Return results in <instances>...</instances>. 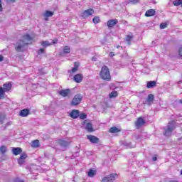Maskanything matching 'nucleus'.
I'll list each match as a JSON object with an SVG mask.
<instances>
[{
  "label": "nucleus",
  "mask_w": 182,
  "mask_h": 182,
  "mask_svg": "<svg viewBox=\"0 0 182 182\" xmlns=\"http://www.w3.org/2000/svg\"><path fill=\"white\" fill-rule=\"evenodd\" d=\"M100 76L101 79H103V80H106L107 82H109V80H111L112 77L110 76V71L107 66L104 65L102 67Z\"/></svg>",
  "instance_id": "1"
},
{
  "label": "nucleus",
  "mask_w": 182,
  "mask_h": 182,
  "mask_svg": "<svg viewBox=\"0 0 182 182\" xmlns=\"http://www.w3.org/2000/svg\"><path fill=\"white\" fill-rule=\"evenodd\" d=\"M176 129V122L172 121L170 123L168 124L166 128L164 129V134L166 137H168L171 136V133L174 131Z\"/></svg>",
  "instance_id": "2"
},
{
  "label": "nucleus",
  "mask_w": 182,
  "mask_h": 182,
  "mask_svg": "<svg viewBox=\"0 0 182 182\" xmlns=\"http://www.w3.org/2000/svg\"><path fill=\"white\" fill-rule=\"evenodd\" d=\"M26 45H28V43L26 42H25V41L18 40L16 43L15 49H16V52H24L25 46H26Z\"/></svg>",
  "instance_id": "3"
},
{
  "label": "nucleus",
  "mask_w": 182,
  "mask_h": 182,
  "mask_svg": "<svg viewBox=\"0 0 182 182\" xmlns=\"http://www.w3.org/2000/svg\"><path fill=\"white\" fill-rule=\"evenodd\" d=\"M83 99V95L81 94H77L75 95L73 100L71 101L70 105L71 106H77V105H80V102Z\"/></svg>",
  "instance_id": "4"
},
{
  "label": "nucleus",
  "mask_w": 182,
  "mask_h": 182,
  "mask_svg": "<svg viewBox=\"0 0 182 182\" xmlns=\"http://www.w3.org/2000/svg\"><path fill=\"white\" fill-rule=\"evenodd\" d=\"M119 176L117 173H111L105 177H104L102 180V182H112L117 178Z\"/></svg>",
  "instance_id": "5"
},
{
  "label": "nucleus",
  "mask_w": 182,
  "mask_h": 182,
  "mask_svg": "<svg viewBox=\"0 0 182 182\" xmlns=\"http://www.w3.org/2000/svg\"><path fill=\"white\" fill-rule=\"evenodd\" d=\"M93 14H95V10H93V9H89L82 13V18H87L88 16L93 15Z\"/></svg>",
  "instance_id": "6"
},
{
  "label": "nucleus",
  "mask_w": 182,
  "mask_h": 182,
  "mask_svg": "<svg viewBox=\"0 0 182 182\" xmlns=\"http://www.w3.org/2000/svg\"><path fill=\"white\" fill-rule=\"evenodd\" d=\"M145 124H146V120H144L141 117H139L135 122V126L136 129H140V127H141V126H143Z\"/></svg>",
  "instance_id": "7"
},
{
  "label": "nucleus",
  "mask_w": 182,
  "mask_h": 182,
  "mask_svg": "<svg viewBox=\"0 0 182 182\" xmlns=\"http://www.w3.org/2000/svg\"><path fill=\"white\" fill-rule=\"evenodd\" d=\"M88 140H90V143H93L95 144H97L100 141L99 138L96 137L93 135H88L87 136Z\"/></svg>",
  "instance_id": "8"
},
{
  "label": "nucleus",
  "mask_w": 182,
  "mask_h": 182,
  "mask_svg": "<svg viewBox=\"0 0 182 182\" xmlns=\"http://www.w3.org/2000/svg\"><path fill=\"white\" fill-rule=\"evenodd\" d=\"M58 144L60 146V147H63L64 149H66L69 144H70V141L63 140V139H60L58 140Z\"/></svg>",
  "instance_id": "9"
},
{
  "label": "nucleus",
  "mask_w": 182,
  "mask_h": 182,
  "mask_svg": "<svg viewBox=\"0 0 182 182\" xmlns=\"http://www.w3.org/2000/svg\"><path fill=\"white\" fill-rule=\"evenodd\" d=\"M119 21H117V19H112L107 21V25L108 28H113V26H114V25H117Z\"/></svg>",
  "instance_id": "10"
},
{
  "label": "nucleus",
  "mask_w": 182,
  "mask_h": 182,
  "mask_svg": "<svg viewBox=\"0 0 182 182\" xmlns=\"http://www.w3.org/2000/svg\"><path fill=\"white\" fill-rule=\"evenodd\" d=\"M79 110L73 109L70 114V117H71L72 119H77L79 117Z\"/></svg>",
  "instance_id": "11"
},
{
  "label": "nucleus",
  "mask_w": 182,
  "mask_h": 182,
  "mask_svg": "<svg viewBox=\"0 0 182 182\" xmlns=\"http://www.w3.org/2000/svg\"><path fill=\"white\" fill-rule=\"evenodd\" d=\"M70 93V89H65V90H62L59 92V95L60 96H63V97H66Z\"/></svg>",
  "instance_id": "12"
},
{
  "label": "nucleus",
  "mask_w": 182,
  "mask_h": 182,
  "mask_svg": "<svg viewBox=\"0 0 182 182\" xmlns=\"http://www.w3.org/2000/svg\"><path fill=\"white\" fill-rule=\"evenodd\" d=\"M83 80V76H82V74H77L74 76V80L76 82V83H80L82 80Z\"/></svg>",
  "instance_id": "13"
},
{
  "label": "nucleus",
  "mask_w": 182,
  "mask_h": 182,
  "mask_svg": "<svg viewBox=\"0 0 182 182\" xmlns=\"http://www.w3.org/2000/svg\"><path fill=\"white\" fill-rule=\"evenodd\" d=\"M29 112V109H23L20 112V116H21V117H26L27 116H28Z\"/></svg>",
  "instance_id": "14"
},
{
  "label": "nucleus",
  "mask_w": 182,
  "mask_h": 182,
  "mask_svg": "<svg viewBox=\"0 0 182 182\" xmlns=\"http://www.w3.org/2000/svg\"><path fill=\"white\" fill-rule=\"evenodd\" d=\"M12 153L14 154V156H18V154H21V153H22V149L19 147L13 148Z\"/></svg>",
  "instance_id": "15"
},
{
  "label": "nucleus",
  "mask_w": 182,
  "mask_h": 182,
  "mask_svg": "<svg viewBox=\"0 0 182 182\" xmlns=\"http://www.w3.org/2000/svg\"><path fill=\"white\" fill-rule=\"evenodd\" d=\"M156 15V11L154 9H149L146 11L145 16H154Z\"/></svg>",
  "instance_id": "16"
},
{
  "label": "nucleus",
  "mask_w": 182,
  "mask_h": 182,
  "mask_svg": "<svg viewBox=\"0 0 182 182\" xmlns=\"http://www.w3.org/2000/svg\"><path fill=\"white\" fill-rule=\"evenodd\" d=\"M43 16L44 18H46L45 21H48V18H50V16H53V12L50 11H46L43 14Z\"/></svg>",
  "instance_id": "17"
},
{
  "label": "nucleus",
  "mask_w": 182,
  "mask_h": 182,
  "mask_svg": "<svg viewBox=\"0 0 182 182\" xmlns=\"http://www.w3.org/2000/svg\"><path fill=\"white\" fill-rule=\"evenodd\" d=\"M156 85L157 82L156 81H149L147 82L146 87H148V89H151V87H156Z\"/></svg>",
  "instance_id": "18"
},
{
  "label": "nucleus",
  "mask_w": 182,
  "mask_h": 182,
  "mask_svg": "<svg viewBox=\"0 0 182 182\" xmlns=\"http://www.w3.org/2000/svg\"><path fill=\"white\" fill-rule=\"evenodd\" d=\"M85 130L89 132V133H92V132H93V125L92 124V123L88 122L86 124Z\"/></svg>",
  "instance_id": "19"
},
{
  "label": "nucleus",
  "mask_w": 182,
  "mask_h": 182,
  "mask_svg": "<svg viewBox=\"0 0 182 182\" xmlns=\"http://www.w3.org/2000/svg\"><path fill=\"white\" fill-rule=\"evenodd\" d=\"M146 102H148V105L154 102V95H153V94H149L146 98Z\"/></svg>",
  "instance_id": "20"
},
{
  "label": "nucleus",
  "mask_w": 182,
  "mask_h": 182,
  "mask_svg": "<svg viewBox=\"0 0 182 182\" xmlns=\"http://www.w3.org/2000/svg\"><path fill=\"white\" fill-rule=\"evenodd\" d=\"M12 87V85L9 82L3 85V89L6 92H9V90Z\"/></svg>",
  "instance_id": "21"
},
{
  "label": "nucleus",
  "mask_w": 182,
  "mask_h": 182,
  "mask_svg": "<svg viewBox=\"0 0 182 182\" xmlns=\"http://www.w3.org/2000/svg\"><path fill=\"white\" fill-rule=\"evenodd\" d=\"M109 133H119L122 130L116 127H112L109 130Z\"/></svg>",
  "instance_id": "22"
},
{
  "label": "nucleus",
  "mask_w": 182,
  "mask_h": 182,
  "mask_svg": "<svg viewBox=\"0 0 182 182\" xmlns=\"http://www.w3.org/2000/svg\"><path fill=\"white\" fill-rule=\"evenodd\" d=\"M133 38H134L133 34L126 36L125 41L127 42L128 45H131L130 42H132V39H133Z\"/></svg>",
  "instance_id": "23"
},
{
  "label": "nucleus",
  "mask_w": 182,
  "mask_h": 182,
  "mask_svg": "<svg viewBox=\"0 0 182 182\" xmlns=\"http://www.w3.org/2000/svg\"><path fill=\"white\" fill-rule=\"evenodd\" d=\"M96 173H97V171L90 169L88 171V177H95V176H96Z\"/></svg>",
  "instance_id": "24"
},
{
  "label": "nucleus",
  "mask_w": 182,
  "mask_h": 182,
  "mask_svg": "<svg viewBox=\"0 0 182 182\" xmlns=\"http://www.w3.org/2000/svg\"><path fill=\"white\" fill-rule=\"evenodd\" d=\"M5 119H6V117H5V114L2 112H0V124H4V122L5 121Z\"/></svg>",
  "instance_id": "25"
},
{
  "label": "nucleus",
  "mask_w": 182,
  "mask_h": 182,
  "mask_svg": "<svg viewBox=\"0 0 182 182\" xmlns=\"http://www.w3.org/2000/svg\"><path fill=\"white\" fill-rule=\"evenodd\" d=\"M32 147H39V140L36 139L32 141Z\"/></svg>",
  "instance_id": "26"
},
{
  "label": "nucleus",
  "mask_w": 182,
  "mask_h": 182,
  "mask_svg": "<svg viewBox=\"0 0 182 182\" xmlns=\"http://www.w3.org/2000/svg\"><path fill=\"white\" fill-rule=\"evenodd\" d=\"M19 159L22 160H26V159H28V154H26L25 152H23L21 154Z\"/></svg>",
  "instance_id": "27"
},
{
  "label": "nucleus",
  "mask_w": 182,
  "mask_h": 182,
  "mask_svg": "<svg viewBox=\"0 0 182 182\" xmlns=\"http://www.w3.org/2000/svg\"><path fill=\"white\" fill-rule=\"evenodd\" d=\"M41 46L43 48H48V46H50V43H49V41H42Z\"/></svg>",
  "instance_id": "28"
},
{
  "label": "nucleus",
  "mask_w": 182,
  "mask_h": 182,
  "mask_svg": "<svg viewBox=\"0 0 182 182\" xmlns=\"http://www.w3.org/2000/svg\"><path fill=\"white\" fill-rule=\"evenodd\" d=\"M117 91H112L110 94H109V97L110 99L113 98V97H117Z\"/></svg>",
  "instance_id": "29"
},
{
  "label": "nucleus",
  "mask_w": 182,
  "mask_h": 182,
  "mask_svg": "<svg viewBox=\"0 0 182 182\" xmlns=\"http://www.w3.org/2000/svg\"><path fill=\"white\" fill-rule=\"evenodd\" d=\"M64 53H70V47L65 46L63 49Z\"/></svg>",
  "instance_id": "30"
},
{
  "label": "nucleus",
  "mask_w": 182,
  "mask_h": 182,
  "mask_svg": "<svg viewBox=\"0 0 182 182\" xmlns=\"http://www.w3.org/2000/svg\"><path fill=\"white\" fill-rule=\"evenodd\" d=\"M77 68H79V65L77 64V63H75L74 68H72L71 72L73 73H75V72H77Z\"/></svg>",
  "instance_id": "31"
},
{
  "label": "nucleus",
  "mask_w": 182,
  "mask_h": 182,
  "mask_svg": "<svg viewBox=\"0 0 182 182\" xmlns=\"http://www.w3.org/2000/svg\"><path fill=\"white\" fill-rule=\"evenodd\" d=\"M5 92H6L4 87H0V99L1 97H4V95H5Z\"/></svg>",
  "instance_id": "32"
},
{
  "label": "nucleus",
  "mask_w": 182,
  "mask_h": 182,
  "mask_svg": "<svg viewBox=\"0 0 182 182\" xmlns=\"http://www.w3.org/2000/svg\"><path fill=\"white\" fill-rule=\"evenodd\" d=\"M0 151L1 153H2V154H5L6 153V146H5L4 145L1 146L0 147Z\"/></svg>",
  "instance_id": "33"
},
{
  "label": "nucleus",
  "mask_w": 182,
  "mask_h": 182,
  "mask_svg": "<svg viewBox=\"0 0 182 182\" xmlns=\"http://www.w3.org/2000/svg\"><path fill=\"white\" fill-rule=\"evenodd\" d=\"M23 39L24 41H32V37H31V36L29 34H26V36H23Z\"/></svg>",
  "instance_id": "34"
},
{
  "label": "nucleus",
  "mask_w": 182,
  "mask_h": 182,
  "mask_svg": "<svg viewBox=\"0 0 182 182\" xmlns=\"http://www.w3.org/2000/svg\"><path fill=\"white\" fill-rule=\"evenodd\" d=\"M173 5L175 6H180V5H181V0H175L173 1Z\"/></svg>",
  "instance_id": "35"
},
{
  "label": "nucleus",
  "mask_w": 182,
  "mask_h": 182,
  "mask_svg": "<svg viewBox=\"0 0 182 182\" xmlns=\"http://www.w3.org/2000/svg\"><path fill=\"white\" fill-rule=\"evenodd\" d=\"M92 22H94L95 23H99V22H100V18L97 16H95L93 18Z\"/></svg>",
  "instance_id": "36"
},
{
  "label": "nucleus",
  "mask_w": 182,
  "mask_h": 182,
  "mask_svg": "<svg viewBox=\"0 0 182 182\" xmlns=\"http://www.w3.org/2000/svg\"><path fill=\"white\" fill-rule=\"evenodd\" d=\"M78 117H80V119L83 120V119H86V117H87V115L86 114V113H82L81 114H79Z\"/></svg>",
  "instance_id": "37"
},
{
  "label": "nucleus",
  "mask_w": 182,
  "mask_h": 182,
  "mask_svg": "<svg viewBox=\"0 0 182 182\" xmlns=\"http://www.w3.org/2000/svg\"><path fill=\"white\" fill-rule=\"evenodd\" d=\"M26 161V160L25 159H21V158H19L18 159V163L20 166H22V164H23V163H25Z\"/></svg>",
  "instance_id": "38"
},
{
  "label": "nucleus",
  "mask_w": 182,
  "mask_h": 182,
  "mask_svg": "<svg viewBox=\"0 0 182 182\" xmlns=\"http://www.w3.org/2000/svg\"><path fill=\"white\" fill-rule=\"evenodd\" d=\"M167 28V23H162L160 24V29H166Z\"/></svg>",
  "instance_id": "39"
},
{
  "label": "nucleus",
  "mask_w": 182,
  "mask_h": 182,
  "mask_svg": "<svg viewBox=\"0 0 182 182\" xmlns=\"http://www.w3.org/2000/svg\"><path fill=\"white\" fill-rule=\"evenodd\" d=\"M38 55H42V53H45V49L44 48H40L38 52Z\"/></svg>",
  "instance_id": "40"
},
{
  "label": "nucleus",
  "mask_w": 182,
  "mask_h": 182,
  "mask_svg": "<svg viewBox=\"0 0 182 182\" xmlns=\"http://www.w3.org/2000/svg\"><path fill=\"white\" fill-rule=\"evenodd\" d=\"M14 182H25V181H23L19 178H16V179H14Z\"/></svg>",
  "instance_id": "41"
},
{
  "label": "nucleus",
  "mask_w": 182,
  "mask_h": 182,
  "mask_svg": "<svg viewBox=\"0 0 182 182\" xmlns=\"http://www.w3.org/2000/svg\"><path fill=\"white\" fill-rule=\"evenodd\" d=\"M124 144V146H126L127 147H129L130 149L132 147V143L125 142Z\"/></svg>",
  "instance_id": "42"
},
{
  "label": "nucleus",
  "mask_w": 182,
  "mask_h": 182,
  "mask_svg": "<svg viewBox=\"0 0 182 182\" xmlns=\"http://www.w3.org/2000/svg\"><path fill=\"white\" fill-rule=\"evenodd\" d=\"M4 11V8L2 7V0H0V12Z\"/></svg>",
  "instance_id": "43"
},
{
  "label": "nucleus",
  "mask_w": 182,
  "mask_h": 182,
  "mask_svg": "<svg viewBox=\"0 0 182 182\" xmlns=\"http://www.w3.org/2000/svg\"><path fill=\"white\" fill-rule=\"evenodd\" d=\"M7 2H10L11 4H14V2H16V0H6Z\"/></svg>",
  "instance_id": "44"
},
{
  "label": "nucleus",
  "mask_w": 182,
  "mask_h": 182,
  "mask_svg": "<svg viewBox=\"0 0 182 182\" xmlns=\"http://www.w3.org/2000/svg\"><path fill=\"white\" fill-rule=\"evenodd\" d=\"M115 55H114V52H110L109 53V56H110V58H113V56H114Z\"/></svg>",
  "instance_id": "45"
},
{
  "label": "nucleus",
  "mask_w": 182,
  "mask_h": 182,
  "mask_svg": "<svg viewBox=\"0 0 182 182\" xmlns=\"http://www.w3.org/2000/svg\"><path fill=\"white\" fill-rule=\"evenodd\" d=\"M4 60V56L2 55H0V62H2Z\"/></svg>",
  "instance_id": "46"
},
{
  "label": "nucleus",
  "mask_w": 182,
  "mask_h": 182,
  "mask_svg": "<svg viewBox=\"0 0 182 182\" xmlns=\"http://www.w3.org/2000/svg\"><path fill=\"white\" fill-rule=\"evenodd\" d=\"M152 160H153L154 161H157V157H156V156H154V157L152 158Z\"/></svg>",
  "instance_id": "47"
},
{
  "label": "nucleus",
  "mask_w": 182,
  "mask_h": 182,
  "mask_svg": "<svg viewBox=\"0 0 182 182\" xmlns=\"http://www.w3.org/2000/svg\"><path fill=\"white\" fill-rule=\"evenodd\" d=\"M136 1H137V0H130V2L132 4H136Z\"/></svg>",
  "instance_id": "48"
},
{
  "label": "nucleus",
  "mask_w": 182,
  "mask_h": 182,
  "mask_svg": "<svg viewBox=\"0 0 182 182\" xmlns=\"http://www.w3.org/2000/svg\"><path fill=\"white\" fill-rule=\"evenodd\" d=\"M116 48H117V49H119V48H121V49H123V47H122L120 46H117Z\"/></svg>",
  "instance_id": "49"
},
{
  "label": "nucleus",
  "mask_w": 182,
  "mask_h": 182,
  "mask_svg": "<svg viewBox=\"0 0 182 182\" xmlns=\"http://www.w3.org/2000/svg\"><path fill=\"white\" fill-rule=\"evenodd\" d=\"M140 139V136H139V135H137V136H136V139Z\"/></svg>",
  "instance_id": "50"
},
{
  "label": "nucleus",
  "mask_w": 182,
  "mask_h": 182,
  "mask_svg": "<svg viewBox=\"0 0 182 182\" xmlns=\"http://www.w3.org/2000/svg\"><path fill=\"white\" fill-rule=\"evenodd\" d=\"M53 43H56V41L53 40Z\"/></svg>",
  "instance_id": "51"
},
{
  "label": "nucleus",
  "mask_w": 182,
  "mask_h": 182,
  "mask_svg": "<svg viewBox=\"0 0 182 182\" xmlns=\"http://www.w3.org/2000/svg\"><path fill=\"white\" fill-rule=\"evenodd\" d=\"M92 60L96 61V58H92Z\"/></svg>",
  "instance_id": "52"
},
{
  "label": "nucleus",
  "mask_w": 182,
  "mask_h": 182,
  "mask_svg": "<svg viewBox=\"0 0 182 182\" xmlns=\"http://www.w3.org/2000/svg\"><path fill=\"white\" fill-rule=\"evenodd\" d=\"M181 6L182 7V0H181Z\"/></svg>",
  "instance_id": "53"
},
{
  "label": "nucleus",
  "mask_w": 182,
  "mask_h": 182,
  "mask_svg": "<svg viewBox=\"0 0 182 182\" xmlns=\"http://www.w3.org/2000/svg\"><path fill=\"white\" fill-rule=\"evenodd\" d=\"M179 102H180V103H181V104H182V100H180V101H179Z\"/></svg>",
  "instance_id": "54"
},
{
  "label": "nucleus",
  "mask_w": 182,
  "mask_h": 182,
  "mask_svg": "<svg viewBox=\"0 0 182 182\" xmlns=\"http://www.w3.org/2000/svg\"><path fill=\"white\" fill-rule=\"evenodd\" d=\"M178 140H179V141H180V140H181V138H178Z\"/></svg>",
  "instance_id": "55"
},
{
  "label": "nucleus",
  "mask_w": 182,
  "mask_h": 182,
  "mask_svg": "<svg viewBox=\"0 0 182 182\" xmlns=\"http://www.w3.org/2000/svg\"><path fill=\"white\" fill-rule=\"evenodd\" d=\"M41 75H43V73H41Z\"/></svg>",
  "instance_id": "56"
},
{
  "label": "nucleus",
  "mask_w": 182,
  "mask_h": 182,
  "mask_svg": "<svg viewBox=\"0 0 182 182\" xmlns=\"http://www.w3.org/2000/svg\"><path fill=\"white\" fill-rule=\"evenodd\" d=\"M28 168H29V171H31V168L28 167Z\"/></svg>",
  "instance_id": "57"
},
{
  "label": "nucleus",
  "mask_w": 182,
  "mask_h": 182,
  "mask_svg": "<svg viewBox=\"0 0 182 182\" xmlns=\"http://www.w3.org/2000/svg\"><path fill=\"white\" fill-rule=\"evenodd\" d=\"M181 174L182 175V170H181Z\"/></svg>",
  "instance_id": "58"
}]
</instances>
